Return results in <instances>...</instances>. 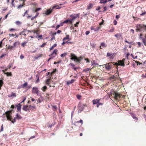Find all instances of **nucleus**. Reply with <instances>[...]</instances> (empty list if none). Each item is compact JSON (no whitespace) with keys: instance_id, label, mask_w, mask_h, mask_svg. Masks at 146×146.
<instances>
[{"instance_id":"nucleus-31","label":"nucleus","mask_w":146,"mask_h":146,"mask_svg":"<svg viewBox=\"0 0 146 146\" xmlns=\"http://www.w3.org/2000/svg\"><path fill=\"white\" fill-rule=\"evenodd\" d=\"M57 46V44L56 43L54 44L53 45H52L50 48V51L52 50L54 47H56Z\"/></svg>"},{"instance_id":"nucleus-4","label":"nucleus","mask_w":146,"mask_h":146,"mask_svg":"<svg viewBox=\"0 0 146 146\" xmlns=\"http://www.w3.org/2000/svg\"><path fill=\"white\" fill-rule=\"evenodd\" d=\"M82 59L83 57L82 56H80L79 57H78V58L76 59L73 58H70L71 60H74L76 62H80Z\"/></svg>"},{"instance_id":"nucleus-57","label":"nucleus","mask_w":146,"mask_h":146,"mask_svg":"<svg viewBox=\"0 0 146 146\" xmlns=\"http://www.w3.org/2000/svg\"><path fill=\"white\" fill-rule=\"evenodd\" d=\"M146 14V11L144 12H143L142 13L140 14V15L141 16H143L145 15Z\"/></svg>"},{"instance_id":"nucleus-17","label":"nucleus","mask_w":146,"mask_h":146,"mask_svg":"<svg viewBox=\"0 0 146 146\" xmlns=\"http://www.w3.org/2000/svg\"><path fill=\"white\" fill-rule=\"evenodd\" d=\"M93 5L92 3H90L88 5H87L86 10H88L91 9L93 7Z\"/></svg>"},{"instance_id":"nucleus-11","label":"nucleus","mask_w":146,"mask_h":146,"mask_svg":"<svg viewBox=\"0 0 146 146\" xmlns=\"http://www.w3.org/2000/svg\"><path fill=\"white\" fill-rule=\"evenodd\" d=\"M16 107H17V111L18 112V111H20V113H21V105L20 104V103H19L16 106Z\"/></svg>"},{"instance_id":"nucleus-48","label":"nucleus","mask_w":146,"mask_h":146,"mask_svg":"<svg viewBox=\"0 0 146 146\" xmlns=\"http://www.w3.org/2000/svg\"><path fill=\"white\" fill-rule=\"evenodd\" d=\"M16 23L17 25H21V22L19 21H17L16 22Z\"/></svg>"},{"instance_id":"nucleus-53","label":"nucleus","mask_w":146,"mask_h":146,"mask_svg":"<svg viewBox=\"0 0 146 146\" xmlns=\"http://www.w3.org/2000/svg\"><path fill=\"white\" fill-rule=\"evenodd\" d=\"M56 56H54L53 57H50L48 59V60H47V62H48L50 60H51V59L54 58Z\"/></svg>"},{"instance_id":"nucleus-51","label":"nucleus","mask_w":146,"mask_h":146,"mask_svg":"<svg viewBox=\"0 0 146 146\" xmlns=\"http://www.w3.org/2000/svg\"><path fill=\"white\" fill-rule=\"evenodd\" d=\"M61 62V60H60L59 61H58V62H54V64H57L60 63Z\"/></svg>"},{"instance_id":"nucleus-5","label":"nucleus","mask_w":146,"mask_h":146,"mask_svg":"<svg viewBox=\"0 0 146 146\" xmlns=\"http://www.w3.org/2000/svg\"><path fill=\"white\" fill-rule=\"evenodd\" d=\"M110 63H107L106 64L102 65L101 66H105V69L107 70H110L112 68V65H109Z\"/></svg>"},{"instance_id":"nucleus-20","label":"nucleus","mask_w":146,"mask_h":146,"mask_svg":"<svg viewBox=\"0 0 146 146\" xmlns=\"http://www.w3.org/2000/svg\"><path fill=\"white\" fill-rule=\"evenodd\" d=\"M100 28V27L94 28V27H91V29L92 30H94L95 31H96L99 30Z\"/></svg>"},{"instance_id":"nucleus-9","label":"nucleus","mask_w":146,"mask_h":146,"mask_svg":"<svg viewBox=\"0 0 146 146\" xmlns=\"http://www.w3.org/2000/svg\"><path fill=\"white\" fill-rule=\"evenodd\" d=\"M1 68L3 69L2 70V71L3 72L4 74H6L8 76H9V72H7L8 69V68H6L4 69V68L2 67H1Z\"/></svg>"},{"instance_id":"nucleus-6","label":"nucleus","mask_w":146,"mask_h":146,"mask_svg":"<svg viewBox=\"0 0 146 146\" xmlns=\"http://www.w3.org/2000/svg\"><path fill=\"white\" fill-rule=\"evenodd\" d=\"M80 13H78L76 14H75L74 15H70V17H73V19H71L72 21H73L74 19L77 18H79Z\"/></svg>"},{"instance_id":"nucleus-42","label":"nucleus","mask_w":146,"mask_h":146,"mask_svg":"<svg viewBox=\"0 0 146 146\" xmlns=\"http://www.w3.org/2000/svg\"><path fill=\"white\" fill-rule=\"evenodd\" d=\"M90 68H86L85 69H84L83 70V72H85L89 71L90 70Z\"/></svg>"},{"instance_id":"nucleus-2","label":"nucleus","mask_w":146,"mask_h":146,"mask_svg":"<svg viewBox=\"0 0 146 146\" xmlns=\"http://www.w3.org/2000/svg\"><path fill=\"white\" fill-rule=\"evenodd\" d=\"M87 106L86 104L79 103L77 106L78 108L79 109L78 113H81L84 110V107Z\"/></svg>"},{"instance_id":"nucleus-36","label":"nucleus","mask_w":146,"mask_h":146,"mask_svg":"<svg viewBox=\"0 0 146 146\" xmlns=\"http://www.w3.org/2000/svg\"><path fill=\"white\" fill-rule=\"evenodd\" d=\"M90 45L93 48H95L96 46V44L94 43H90Z\"/></svg>"},{"instance_id":"nucleus-60","label":"nucleus","mask_w":146,"mask_h":146,"mask_svg":"<svg viewBox=\"0 0 146 146\" xmlns=\"http://www.w3.org/2000/svg\"><path fill=\"white\" fill-rule=\"evenodd\" d=\"M14 1V0H12V2H11V4L13 6H14L15 7V6Z\"/></svg>"},{"instance_id":"nucleus-29","label":"nucleus","mask_w":146,"mask_h":146,"mask_svg":"<svg viewBox=\"0 0 146 146\" xmlns=\"http://www.w3.org/2000/svg\"><path fill=\"white\" fill-rule=\"evenodd\" d=\"M66 23H67L68 22H70V24H72V21L71 19H67L66 20Z\"/></svg>"},{"instance_id":"nucleus-55","label":"nucleus","mask_w":146,"mask_h":146,"mask_svg":"<svg viewBox=\"0 0 146 146\" xmlns=\"http://www.w3.org/2000/svg\"><path fill=\"white\" fill-rule=\"evenodd\" d=\"M91 63H92V65H97V66H98V64L97 63H92V62H91Z\"/></svg>"},{"instance_id":"nucleus-32","label":"nucleus","mask_w":146,"mask_h":146,"mask_svg":"<svg viewBox=\"0 0 146 146\" xmlns=\"http://www.w3.org/2000/svg\"><path fill=\"white\" fill-rule=\"evenodd\" d=\"M3 84V80H0V90L1 89V87Z\"/></svg>"},{"instance_id":"nucleus-64","label":"nucleus","mask_w":146,"mask_h":146,"mask_svg":"<svg viewBox=\"0 0 146 146\" xmlns=\"http://www.w3.org/2000/svg\"><path fill=\"white\" fill-rule=\"evenodd\" d=\"M52 107L55 110H56L57 109V107L56 106L54 105L53 106H52Z\"/></svg>"},{"instance_id":"nucleus-14","label":"nucleus","mask_w":146,"mask_h":146,"mask_svg":"<svg viewBox=\"0 0 146 146\" xmlns=\"http://www.w3.org/2000/svg\"><path fill=\"white\" fill-rule=\"evenodd\" d=\"M36 107L35 106H31V105H29V110H30L31 111H34V109H36Z\"/></svg>"},{"instance_id":"nucleus-41","label":"nucleus","mask_w":146,"mask_h":146,"mask_svg":"<svg viewBox=\"0 0 146 146\" xmlns=\"http://www.w3.org/2000/svg\"><path fill=\"white\" fill-rule=\"evenodd\" d=\"M108 94L109 97H110V96H112V90H111V91L110 92H108Z\"/></svg>"},{"instance_id":"nucleus-34","label":"nucleus","mask_w":146,"mask_h":146,"mask_svg":"<svg viewBox=\"0 0 146 146\" xmlns=\"http://www.w3.org/2000/svg\"><path fill=\"white\" fill-rule=\"evenodd\" d=\"M67 52H65L64 53L61 54L60 55V56L61 57L63 58L64 56H65L67 54Z\"/></svg>"},{"instance_id":"nucleus-56","label":"nucleus","mask_w":146,"mask_h":146,"mask_svg":"<svg viewBox=\"0 0 146 146\" xmlns=\"http://www.w3.org/2000/svg\"><path fill=\"white\" fill-rule=\"evenodd\" d=\"M125 42L126 43H128V44H131L132 45H133V44H132V43L133 42H129L128 41H127V40H125Z\"/></svg>"},{"instance_id":"nucleus-62","label":"nucleus","mask_w":146,"mask_h":146,"mask_svg":"<svg viewBox=\"0 0 146 146\" xmlns=\"http://www.w3.org/2000/svg\"><path fill=\"white\" fill-rule=\"evenodd\" d=\"M113 23L114 25H116L117 24V21L115 20H114L113 21Z\"/></svg>"},{"instance_id":"nucleus-47","label":"nucleus","mask_w":146,"mask_h":146,"mask_svg":"<svg viewBox=\"0 0 146 146\" xmlns=\"http://www.w3.org/2000/svg\"><path fill=\"white\" fill-rule=\"evenodd\" d=\"M92 102L93 103V104L94 105H95L97 104V101L96 100H92Z\"/></svg>"},{"instance_id":"nucleus-21","label":"nucleus","mask_w":146,"mask_h":146,"mask_svg":"<svg viewBox=\"0 0 146 146\" xmlns=\"http://www.w3.org/2000/svg\"><path fill=\"white\" fill-rule=\"evenodd\" d=\"M74 81L75 80L74 79H72L70 81H68L67 82L66 84L69 85L71 84H72L74 82Z\"/></svg>"},{"instance_id":"nucleus-49","label":"nucleus","mask_w":146,"mask_h":146,"mask_svg":"<svg viewBox=\"0 0 146 146\" xmlns=\"http://www.w3.org/2000/svg\"><path fill=\"white\" fill-rule=\"evenodd\" d=\"M105 1H107V0H100V3H104V4H105L106 3H105L104 2Z\"/></svg>"},{"instance_id":"nucleus-43","label":"nucleus","mask_w":146,"mask_h":146,"mask_svg":"<svg viewBox=\"0 0 146 146\" xmlns=\"http://www.w3.org/2000/svg\"><path fill=\"white\" fill-rule=\"evenodd\" d=\"M142 42L144 43L145 45H146V40L145 39V38H142Z\"/></svg>"},{"instance_id":"nucleus-13","label":"nucleus","mask_w":146,"mask_h":146,"mask_svg":"<svg viewBox=\"0 0 146 146\" xmlns=\"http://www.w3.org/2000/svg\"><path fill=\"white\" fill-rule=\"evenodd\" d=\"M130 114L134 119L136 120H138V118L137 117H136V115L134 113L131 112L130 113Z\"/></svg>"},{"instance_id":"nucleus-16","label":"nucleus","mask_w":146,"mask_h":146,"mask_svg":"<svg viewBox=\"0 0 146 146\" xmlns=\"http://www.w3.org/2000/svg\"><path fill=\"white\" fill-rule=\"evenodd\" d=\"M121 95L117 92L114 96V98L115 99L117 100L118 98H120Z\"/></svg>"},{"instance_id":"nucleus-27","label":"nucleus","mask_w":146,"mask_h":146,"mask_svg":"<svg viewBox=\"0 0 146 146\" xmlns=\"http://www.w3.org/2000/svg\"><path fill=\"white\" fill-rule=\"evenodd\" d=\"M50 80V79H47L46 80V83L47 85H49Z\"/></svg>"},{"instance_id":"nucleus-25","label":"nucleus","mask_w":146,"mask_h":146,"mask_svg":"<svg viewBox=\"0 0 146 146\" xmlns=\"http://www.w3.org/2000/svg\"><path fill=\"white\" fill-rule=\"evenodd\" d=\"M28 107V106L27 105L24 106L23 107L22 109L24 111H27L28 110H29L27 108V107Z\"/></svg>"},{"instance_id":"nucleus-37","label":"nucleus","mask_w":146,"mask_h":146,"mask_svg":"<svg viewBox=\"0 0 146 146\" xmlns=\"http://www.w3.org/2000/svg\"><path fill=\"white\" fill-rule=\"evenodd\" d=\"M103 105V103H97L96 105V107L97 108H98L100 105L102 106Z\"/></svg>"},{"instance_id":"nucleus-52","label":"nucleus","mask_w":146,"mask_h":146,"mask_svg":"<svg viewBox=\"0 0 146 146\" xmlns=\"http://www.w3.org/2000/svg\"><path fill=\"white\" fill-rule=\"evenodd\" d=\"M46 43H43L40 46L41 47H44L46 44Z\"/></svg>"},{"instance_id":"nucleus-40","label":"nucleus","mask_w":146,"mask_h":146,"mask_svg":"<svg viewBox=\"0 0 146 146\" xmlns=\"http://www.w3.org/2000/svg\"><path fill=\"white\" fill-rule=\"evenodd\" d=\"M114 30V28L113 27H112V28L110 29V30L108 31L111 32H113Z\"/></svg>"},{"instance_id":"nucleus-10","label":"nucleus","mask_w":146,"mask_h":146,"mask_svg":"<svg viewBox=\"0 0 146 146\" xmlns=\"http://www.w3.org/2000/svg\"><path fill=\"white\" fill-rule=\"evenodd\" d=\"M20 44V43L19 41L13 43V46H11V47H10V49H13L16 46L19 45Z\"/></svg>"},{"instance_id":"nucleus-12","label":"nucleus","mask_w":146,"mask_h":146,"mask_svg":"<svg viewBox=\"0 0 146 146\" xmlns=\"http://www.w3.org/2000/svg\"><path fill=\"white\" fill-rule=\"evenodd\" d=\"M39 90H38V88L36 87H33V88L32 89V93L35 94H36L38 92Z\"/></svg>"},{"instance_id":"nucleus-26","label":"nucleus","mask_w":146,"mask_h":146,"mask_svg":"<svg viewBox=\"0 0 146 146\" xmlns=\"http://www.w3.org/2000/svg\"><path fill=\"white\" fill-rule=\"evenodd\" d=\"M69 35H67L66 36V37L64 38L63 39V40L64 41L65 40L68 39V40H70V39L69 38Z\"/></svg>"},{"instance_id":"nucleus-39","label":"nucleus","mask_w":146,"mask_h":146,"mask_svg":"<svg viewBox=\"0 0 146 146\" xmlns=\"http://www.w3.org/2000/svg\"><path fill=\"white\" fill-rule=\"evenodd\" d=\"M84 129L81 126H80L79 127V130L81 131H83L84 130Z\"/></svg>"},{"instance_id":"nucleus-45","label":"nucleus","mask_w":146,"mask_h":146,"mask_svg":"<svg viewBox=\"0 0 146 146\" xmlns=\"http://www.w3.org/2000/svg\"><path fill=\"white\" fill-rule=\"evenodd\" d=\"M55 124V123H52L50 125H49L48 127L50 128H51L52 126H54V124Z\"/></svg>"},{"instance_id":"nucleus-38","label":"nucleus","mask_w":146,"mask_h":146,"mask_svg":"<svg viewBox=\"0 0 146 146\" xmlns=\"http://www.w3.org/2000/svg\"><path fill=\"white\" fill-rule=\"evenodd\" d=\"M47 89V87L46 86H44L42 88V90L43 91H45V90Z\"/></svg>"},{"instance_id":"nucleus-18","label":"nucleus","mask_w":146,"mask_h":146,"mask_svg":"<svg viewBox=\"0 0 146 146\" xmlns=\"http://www.w3.org/2000/svg\"><path fill=\"white\" fill-rule=\"evenodd\" d=\"M62 8L61 7H59V5H55L52 8L53 9L54 8H55L56 9H59Z\"/></svg>"},{"instance_id":"nucleus-54","label":"nucleus","mask_w":146,"mask_h":146,"mask_svg":"<svg viewBox=\"0 0 146 146\" xmlns=\"http://www.w3.org/2000/svg\"><path fill=\"white\" fill-rule=\"evenodd\" d=\"M26 30V29H24V30L23 31H22L21 32H20L19 34V35H22L23 34V33H24V32H25V30Z\"/></svg>"},{"instance_id":"nucleus-63","label":"nucleus","mask_w":146,"mask_h":146,"mask_svg":"<svg viewBox=\"0 0 146 146\" xmlns=\"http://www.w3.org/2000/svg\"><path fill=\"white\" fill-rule=\"evenodd\" d=\"M20 59H22L24 58V56L23 55L21 54L20 57Z\"/></svg>"},{"instance_id":"nucleus-59","label":"nucleus","mask_w":146,"mask_h":146,"mask_svg":"<svg viewBox=\"0 0 146 146\" xmlns=\"http://www.w3.org/2000/svg\"><path fill=\"white\" fill-rule=\"evenodd\" d=\"M90 12H88L87 13H85V14H84L83 15V17H85L86 16V15H89V14H90Z\"/></svg>"},{"instance_id":"nucleus-50","label":"nucleus","mask_w":146,"mask_h":146,"mask_svg":"<svg viewBox=\"0 0 146 146\" xmlns=\"http://www.w3.org/2000/svg\"><path fill=\"white\" fill-rule=\"evenodd\" d=\"M77 98L79 100L80 99V98H81V96L80 95H76Z\"/></svg>"},{"instance_id":"nucleus-61","label":"nucleus","mask_w":146,"mask_h":146,"mask_svg":"<svg viewBox=\"0 0 146 146\" xmlns=\"http://www.w3.org/2000/svg\"><path fill=\"white\" fill-rule=\"evenodd\" d=\"M117 93V92L115 91H112V94L115 96V95Z\"/></svg>"},{"instance_id":"nucleus-8","label":"nucleus","mask_w":146,"mask_h":146,"mask_svg":"<svg viewBox=\"0 0 146 146\" xmlns=\"http://www.w3.org/2000/svg\"><path fill=\"white\" fill-rule=\"evenodd\" d=\"M118 63H116L115 64L117 66H125V64L124 63V62H123L122 60H119L118 61Z\"/></svg>"},{"instance_id":"nucleus-15","label":"nucleus","mask_w":146,"mask_h":146,"mask_svg":"<svg viewBox=\"0 0 146 146\" xmlns=\"http://www.w3.org/2000/svg\"><path fill=\"white\" fill-rule=\"evenodd\" d=\"M53 9L52 8V9H47L45 13L46 15H50L52 13Z\"/></svg>"},{"instance_id":"nucleus-23","label":"nucleus","mask_w":146,"mask_h":146,"mask_svg":"<svg viewBox=\"0 0 146 146\" xmlns=\"http://www.w3.org/2000/svg\"><path fill=\"white\" fill-rule=\"evenodd\" d=\"M16 96V94L15 93H13V92H12L11 94L10 95V98L12 97V98L15 97Z\"/></svg>"},{"instance_id":"nucleus-33","label":"nucleus","mask_w":146,"mask_h":146,"mask_svg":"<svg viewBox=\"0 0 146 146\" xmlns=\"http://www.w3.org/2000/svg\"><path fill=\"white\" fill-rule=\"evenodd\" d=\"M6 117L7 119L9 120V111L6 112Z\"/></svg>"},{"instance_id":"nucleus-7","label":"nucleus","mask_w":146,"mask_h":146,"mask_svg":"<svg viewBox=\"0 0 146 146\" xmlns=\"http://www.w3.org/2000/svg\"><path fill=\"white\" fill-rule=\"evenodd\" d=\"M114 53H110V52H107L106 55V56L107 57H109L110 59H113L114 58Z\"/></svg>"},{"instance_id":"nucleus-19","label":"nucleus","mask_w":146,"mask_h":146,"mask_svg":"<svg viewBox=\"0 0 146 146\" xmlns=\"http://www.w3.org/2000/svg\"><path fill=\"white\" fill-rule=\"evenodd\" d=\"M81 123V125H82L83 124V121L82 119H80L79 121H78L74 123V125L75 126H77V125L76 124V123Z\"/></svg>"},{"instance_id":"nucleus-24","label":"nucleus","mask_w":146,"mask_h":146,"mask_svg":"<svg viewBox=\"0 0 146 146\" xmlns=\"http://www.w3.org/2000/svg\"><path fill=\"white\" fill-rule=\"evenodd\" d=\"M28 85V83L27 82H26L23 84L21 85V87L23 88L27 87Z\"/></svg>"},{"instance_id":"nucleus-30","label":"nucleus","mask_w":146,"mask_h":146,"mask_svg":"<svg viewBox=\"0 0 146 146\" xmlns=\"http://www.w3.org/2000/svg\"><path fill=\"white\" fill-rule=\"evenodd\" d=\"M100 46L103 47V48L106 47L107 46V45L104 42H102L101 43Z\"/></svg>"},{"instance_id":"nucleus-3","label":"nucleus","mask_w":146,"mask_h":146,"mask_svg":"<svg viewBox=\"0 0 146 146\" xmlns=\"http://www.w3.org/2000/svg\"><path fill=\"white\" fill-rule=\"evenodd\" d=\"M22 118V117L18 113L16 114L15 117L13 120L11 121L12 123H13L16 121L17 120H19Z\"/></svg>"},{"instance_id":"nucleus-28","label":"nucleus","mask_w":146,"mask_h":146,"mask_svg":"<svg viewBox=\"0 0 146 146\" xmlns=\"http://www.w3.org/2000/svg\"><path fill=\"white\" fill-rule=\"evenodd\" d=\"M57 51H58V50H57V49H55L53 50V52H52V55H54V54H55V55H54V56H56V55L57 54Z\"/></svg>"},{"instance_id":"nucleus-35","label":"nucleus","mask_w":146,"mask_h":146,"mask_svg":"<svg viewBox=\"0 0 146 146\" xmlns=\"http://www.w3.org/2000/svg\"><path fill=\"white\" fill-rule=\"evenodd\" d=\"M27 43V42L24 41L21 44V46L23 47H24L26 44Z\"/></svg>"},{"instance_id":"nucleus-22","label":"nucleus","mask_w":146,"mask_h":146,"mask_svg":"<svg viewBox=\"0 0 146 146\" xmlns=\"http://www.w3.org/2000/svg\"><path fill=\"white\" fill-rule=\"evenodd\" d=\"M70 56L71 57V58H73L75 59L78 58V57L76 56L75 54L72 53H70Z\"/></svg>"},{"instance_id":"nucleus-58","label":"nucleus","mask_w":146,"mask_h":146,"mask_svg":"<svg viewBox=\"0 0 146 146\" xmlns=\"http://www.w3.org/2000/svg\"><path fill=\"white\" fill-rule=\"evenodd\" d=\"M120 14H119L117 15H116L115 16L116 18L117 19H119L120 18Z\"/></svg>"},{"instance_id":"nucleus-46","label":"nucleus","mask_w":146,"mask_h":146,"mask_svg":"<svg viewBox=\"0 0 146 146\" xmlns=\"http://www.w3.org/2000/svg\"><path fill=\"white\" fill-rule=\"evenodd\" d=\"M23 7V4H20L19 5H18L17 7V9H19L20 8H21Z\"/></svg>"},{"instance_id":"nucleus-44","label":"nucleus","mask_w":146,"mask_h":146,"mask_svg":"<svg viewBox=\"0 0 146 146\" xmlns=\"http://www.w3.org/2000/svg\"><path fill=\"white\" fill-rule=\"evenodd\" d=\"M119 35L120 36H121V38H122V36H121L120 34H117L115 35L114 36L117 37V38L118 37Z\"/></svg>"},{"instance_id":"nucleus-1","label":"nucleus","mask_w":146,"mask_h":146,"mask_svg":"<svg viewBox=\"0 0 146 146\" xmlns=\"http://www.w3.org/2000/svg\"><path fill=\"white\" fill-rule=\"evenodd\" d=\"M137 30L139 32H144L146 31V25L143 24H137L136 25Z\"/></svg>"}]
</instances>
